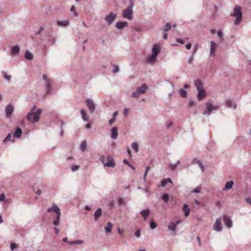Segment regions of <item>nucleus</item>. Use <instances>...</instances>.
Wrapping results in <instances>:
<instances>
[{"instance_id": "nucleus-1", "label": "nucleus", "mask_w": 251, "mask_h": 251, "mask_svg": "<svg viewBox=\"0 0 251 251\" xmlns=\"http://www.w3.org/2000/svg\"><path fill=\"white\" fill-rule=\"evenodd\" d=\"M36 107L35 105L33 106L26 116L27 120L31 123L38 122L39 120V117H40L41 113H42V110L40 108L36 109Z\"/></svg>"}, {"instance_id": "nucleus-2", "label": "nucleus", "mask_w": 251, "mask_h": 251, "mask_svg": "<svg viewBox=\"0 0 251 251\" xmlns=\"http://www.w3.org/2000/svg\"><path fill=\"white\" fill-rule=\"evenodd\" d=\"M195 85L198 90V100L200 101L204 99L206 97L205 91L203 88L202 82L200 80H196L195 81Z\"/></svg>"}, {"instance_id": "nucleus-3", "label": "nucleus", "mask_w": 251, "mask_h": 251, "mask_svg": "<svg viewBox=\"0 0 251 251\" xmlns=\"http://www.w3.org/2000/svg\"><path fill=\"white\" fill-rule=\"evenodd\" d=\"M160 51V46L158 44L153 45V48H152V54L151 55L148 56L147 58V62L151 64H152L155 63V60H156V57L158 53Z\"/></svg>"}, {"instance_id": "nucleus-4", "label": "nucleus", "mask_w": 251, "mask_h": 251, "mask_svg": "<svg viewBox=\"0 0 251 251\" xmlns=\"http://www.w3.org/2000/svg\"><path fill=\"white\" fill-rule=\"evenodd\" d=\"M54 212L56 213V219L53 222V225L55 226L59 225V218H60V211H59V208L55 204H53L51 207L50 208L47 210V212L51 213Z\"/></svg>"}, {"instance_id": "nucleus-5", "label": "nucleus", "mask_w": 251, "mask_h": 251, "mask_svg": "<svg viewBox=\"0 0 251 251\" xmlns=\"http://www.w3.org/2000/svg\"><path fill=\"white\" fill-rule=\"evenodd\" d=\"M218 106L213 105L210 102L205 103V110L203 112V115L209 116L211 112L218 109Z\"/></svg>"}, {"instance_id": "nucleus-6", "label": "nucleus", "mask_w": 251, "mask_h": 251, "mask_svg": "<svg viewBox=\"0 0 251 251\" xmlns=\"http://www.w3.org/2000/svg\"><path fill=\"white\" fill-rule=\"evenodd\" d=\"M133 2L130 1V4L123 11L122 16H131L132 13Z\"/></svg>"}, {"instance_id": "nucleus-7", "label": "nucleus", "mask_w": 251, "mask_h": 251, "mask_svg": "<svg viewBox=\"0 0 251 251\" xmlns=\"http://www.w3.org/2000/svg\"><path fill=\"white\" fill-rule=\"evenodd\" d=\"M85 103L86 106L88 107L89 110H90V112L91 113H93L95 111V104L94 103L92 99H86L85 101Z\"/></svg>"}, {"instance_id": "nucleus-8", "label": "nucleus", "mask_w": 251, "mask_h": 251, "mask_svg": "<svg viewBox=\"0 0 251 251\" xmlns=\"http://www.w3.org/2000/svg\"><path fill=\"white\" fill-rule=\"evenodd\" d=\"M210 55L214 57L215 55L216 50H217V44L213 41L210 43Z\"/></svg>"}, {"instance_id": "nucleus-9", "label": "nucleus", "mask_w": 251, "mask_h": 251, "mask_svg": "<svg viewBox=\"0 0 251 251\" xmlns=\"http://www.w3.org/2000/svg\"><path fill=\"white\" fill-rule=\"evenodd\" d=\"M213 229L216 231L220 232L222 230L221 220L218 218L215 221V225L213 226Z\"/></svg>"}, {"instance_id": "nucleus-10", "label": "nucleus", "mask_w": 251, "mask_h": 251, "mask_svg": "<svg viewBox=\"0 0 251 251\" xmlns=\"http://www.w3.org/2000/svg\"><path fill=\"white\" fill-rule=\"evenodd\" d=\"M104 166L105 167L113 168L115 167V161H114L113 159H112V157L109 156L107 157V162H106V163H104Z\"/></svg>"}, {"instance_id": "nucleus-11", "label": "nucleus", "mask_w": 251, "mask_h": 251, "mask_svg": "<svg viewBox=\"0 0 251 251\" xmlns=\"http://www.w3.org/2000/svg\"><path fill=\"white\" fill-rule=\"evenodd\" d=\"M230 16H242L241 7L239 5H236L234 9V13L231 14Z\"/></svg>"}, {"instance_id": "nucleus-12", "label": "nucleus", "mask_w": 251, "mask_h": 251, "mask_svg": "<svg viewBox=\"0 0 251 251\" xmlns=\"http://www.w3.org/2000/svg\"><path fill=\"white\" fill-rule=\"evenodd\" d=\"M13 111V107L11 105H8L5 108V114H6V117L8 118H10L11 116L12 113Z\"/></svg>"}, {"instance_id": "nucleus-13", "label": "nucleus", "mask_w": 251, "mask_h": 251, "mask_svg": "<svg viewBox=\"0 0 251 251\" xmlns=\"http://www.w3.org/2000/svg\"><path fill=\"white\" fill-rule=\"evenodd\" d=\"M224 222L226 227L229 228L232 226V222L231 219L226 215L224 216Z\"/></svg>"}, {"instance_id": "nucleus-14", "label": "nucleus", "mask_w": 251, "mask_h": 251, "mask_svg": "<svg viewBox=\"0 0 251 251\" xmlns=\"http://www.w3.org/2000/svg\"><path fill=\"white\" fill-rule=\"evenodd\" d=\"M151 211L149 209L141 211L140 214L143 217L144 221H146L148 216L150 215Z\"/></svg>"}, {"instance_id": "nucleus-15", "label": "nucleus", "mask_w": 251, "mask_h": 251, "mask_svg": "<svg viewBox=\"0 0 251 251\" xmlns=\"http://www.w3.org/2000/svg\"><path fill=\"white\" fill-rule=\"evenodd\" d=\"M168 229L170 230H172L173 232V235L176 234V225L173 222H170L168 226Z\"/></svg>"}, {"instance_id": "nucleus-16", "label": "nucleus", "mask_w": 251, "mask_h": 251, "mask_svg": "<svg viewBox=\"0 0 251 251\" xmlns=\"http://www.w3.org/2000/svg\"><path fill=\"white\" fill-rule=\"evenodd\" d=\"M147 89L148 86L146 84H143L142 85V86L138 88V89H136V92H139L140 94H144Z\"/></svg>"}, {"instance_id": "nucleus-17", "label": "nucleus", "mask_w": 251, "mask_h": 251, "mask_svg": "<svg viewBox=\"0 0 251 251\" xmlns=\"http://www.w3.org/2000/svg\"><path fill=\"white\" fill-rule=\"evenodd\" d=\"M111 137L114 139H116L118 137V128L115 126L111 129Z\"/></svg>"}, {"instance_id": "nucleus-18", "label": "nucleus", "mask_w": 251, "mask_h": 251, "mask_svg": "<svg viewBox=\"0 0 251 251\" xmlns=\"http://www.w3.org/2000/svg\"><path fill=\"white\" fill-rule=\"evenodd\" d=\"M182 210H183L184 213H185V216L188 217L190 213V209L188 208V206L187 204H184L183 207H182Z\"/></svg>"}, {"instance_id": "nucleus-19", "label": "nucleus", "mask_w": 251, "mask_h": 251, "mask_svg": "<svg viewBox=\"0 0 251 251\" xmlns=\"http://www.w3.org/2000/svg\"><path fill=\"white\" fill-rule=\"evenodd\" d=\"M43 79L44 80H47V93H49V90L50 88V81L47 79V75H43Z\"/></svg>"}, {"instance_id": "nucleus-20", "label": "nucleus", "mask_w": 251, "mask_h": 251, "mask_svg": "<svg viewBox=\"0 0 251 251\" xmlns=\"http://www.w3.org/2000/svg\"><path fill=\"white\" fill-rule=\"evenodd\" d=\"M126 22H118L116 23V27H117L118 29H120L126 26Z\"/></svg>"}, {"instance_id": "nucleus-21", "label": "nucleus", "mask_w": 251, "mask_h": 251, "mask_svg": "<svg viewBox=\"0 0 251 251\" xmlns=\"http://www.w3.org/2000/svg\"><path fill=\"white\" fill-rule=\"evenodd\" d=\"M101 213H102V210H101L100 208H98V210H96V212H95V214H94L95 220H96V221L98 220V219H99V217L100 216Z\"/></svg>"}, {"instance_id": "nucleus-22", "label": "nucleus", "mask_w": 251, "mask_h": 251, "mask_svg": "<svg viewBox=\"0 0 251 251\" xmlns=\"http://www.w3.org/2000/svg\"><path fill=\"white\" fill-rule=\"evenodd\" d=\"M69 21L67 20L58 21L57 23V25L59 26H66L69 25Z\"/></svg>"}, {"instance_id": "nucleus-23", "label": "nucleus", "mask_w": 251, "mask_h": 251, "mask_svg": "<svg viewBox=\"0 0 251 251\" xmlns=\"http://www.w3.org/2000/svg\"><path fill=\"white\" fill-rule=\"evenodd\" d=\"M22 135V129L20 127H17L16 128L15 132H14V136L15 137L20 138Z\"/></svg>"}, {"instance_id": "nucleus-24", "label": "nucleus", "mask_w": 251, "mask_h": 251, "mask_svg": "<svg viewBox=\"0 0 251 251\" xmlns=\"http://www.w3.org/2000/svg\"><path fill=\"white\" fill-rule=\"evenodd\" d=\"M234 184V182L232 181H228L226 183L225 187L224 190H229L232 188V186Z\"/></svg>"}, {"instance_id": "nucleus-25", "label": "nucleus", "mask_w": 251, "mask_h": 251, "mask_svg": "<svg viewBox=\"0 0 251 251\" xmlns=\"http://www.w3.org/2000/svg\"><path fill=\"white\" fill-rule=\"evenodd\" d=\"M112 224L110 222H108L107 223V226H105L104 229L106 233H109L111 232V230L112 229Z\"/></svg>"}, {"instance_id": "nucleus-26", "label": "nucleus", "mask_w": 251, "mask_h": 251, "mask_svg": "<svg viewBox=\"0 0 251 251\" xmlns=\"http://www.w3.org/2000/svg\"><path fill=\"white\" fill-rule=\"evenodd\" d=\"M25 58L27 60H32L33 59V54H32L31 52L27 50L25 53Z\"/></svg>"}, {"instance_id": "nucleus-27", "label": "nucleus", "mask_w": 251, "mask_h": 251, "mask_svg": "<svg viewBox=\"0 0 251 251\" xmlns=\"http://www.w3.org/2000/svg\"><path fill=\"white\" fill-rule=\"evenodd\" d=\"M80 114H81L82 118H83V120L87 121L89 118H88L86 111L84 109H81L80 110Z\"/></svg>"}, {"instance_id": "nucleus-28", "label": "nucleus", "mask_w": 251, "mask_h": 251, "mask_svg": "<svg viewBox=\"0 0 251 251\" xmlns=\"http://www.w3.org/2000/svg\"><path fill=\"white\" fill-rule=\"evenodd\" d=\"M226 105L228 108H231L233 105L234 109L236 108V105L233 104L231 100H227L226 101Z\"/></svg>"}, {"instance_id": "nucleus-29", "label": "nucleus", "mask_w": 251, "mask_h": 251, "mask_svg": "<svg viewBox=\"0 0 251 251\" xmlns=\"http://www.w3.org/2000/svg\"><path fill=\"white\" fill-rule=\"evenodd\" d=\"M194 163H196L198 164V165H199L200 168H201V171H204V165H203L202 164L199 160H195V161H194Z\"/></svg>"}, {"instance_id": "nucleus-30", "label": "nucleus", "mask_w": 251, "mask_h": 251, "mask_svg": "<svg viewBox=\"0 0 251 251\" xmlns=\"http://www.w3.org/2000/svg\"><path fill=\"white\" fill-rule=\"evenodd\" d=\"M115 17H106L105 18V21H107L109 25L111 24L113 21Z\"/></svg>"}, {"instance_id": "nucleus-31", "label": "nucleus", "mask_w": 251, "mask_h": 251, "mask_svg": "<svg viewBox=\"0 0 251 251\" xmlns=\"http://www.w3.org/2000/svg\"><path fill=\"white\" fill-rule=\"evenodd\" d=\"M19 47L17 46H14L12 48V50H11V53H12L13 54H16L19 52Z\"/></svg>"}, {"instance_id": "nucleus-32", "label": "nucleus", "mask_w": 251, "mask_h": 251, "mask_svg": "<svg viewBox=\"0 0 251 251\" xmlns=\"http://www.w3.org/2000/svg\"><path fill=\"white\" fill-rule=\"evenodd\" d=\"M132 149H133V151H134L135 152H137L138 151V144L136 142L133 143L131 145Z\"/></svg>"}, {"instance_id": "nucleus-33", "label": "nucleus", "mask_w": 251, "mask_h": 251, "mask_svg": "<svg viewBox=\"0 0 251 251\" xmlns=\"http://www.w3.org/2000/svg\"><path fill=\"white\" fill-rule=\"evenodd\" d=\"M171 28V25L169 23H167L165 26L163 27L164 31H167L170 30Z\"/></svg>"}, {"instance_id": "nucleus-34", "label": "nucleus", "mask_w": 251, "mask_h": 251, "mask_svg": "<svg viewBox=\"0 0 251 251\" xmlns=\"http://www.w3.org/2000/svg\"><path fill=\"white\" fill-rule=\"evenodd\" d=\"M179 94H180L181 97L183 98H186L187 97V92L184 89H180V90H179Z\"/></svg>"}, {"instance_id": "nucleus-35", "label": "nucleus", "mask_w": 251, "mask_h": 251, "mask_svg": "<svg viewBox=\"0 0 251 251\" xmlns=\"http://www.w3.org/2000/svg\"><path fill=\"white\" fill-rule=\"evenodd\" d=\"M8 141H11V134L9 133L7 135L6 138L3 140V142L6 143Z\"/></svg>"}, {"instance_id": "nucleus-36", "label": "nucleus", "mask_w": 251, "mask_h": 251, "mask_svg": "<svg viewBox=\"0 0 251 251\" xmlns=\"http://www.w3.org/2000/svg\"><path fill=\"white\" fill-rule=\"evenodd\" d=\"M69 244L70 245H73L75 244H81L83 243V242L81 240H75L72 242H69Z\"/></svg>"}, {"instance_id": "nucleus-37", "label": "nucleus", "mask_w": 251, "mask_h": 251, "mask_svg": "<svg viewBox=\"0 0 251 251\" xmlns=\"http://www.w3.org/2000/svg\"><path fill=\"white\" fill-rule=\"evenodd\" d=\"M2 74H3V77H4V78H5V79H6V80H7L8 81H10V75H7V74H6L5 72H4V71L2 72Z\"/></svg>"}, {"instance_id": "nucleus-38", "label": "nucleus", "mask_w": 251, "mask_h": 251, "mask_svg": "<svg viewBox=\"0 0 251 251\" xmlns=\"http://www.w3.org/2000/svg\"><path fill=\"white\" fill-rule=\"evenodd\" d=\"M162 200L165 201V202L167 203L168 201V200L169 199V197H168V195L167 194H165L162 196Z\"/></svg>"}, {"instance_id": "nucleus-39", "label": "nucleus", "mask_w": 251, "mask_h": 251, "mask_svg": "<svg viewBox=\"0 0 251 251\" xmlns=\"http://www.w3.org/2000/svg\"><path fill=\"white\" fill-rule=\"evenodd\" d=\"M86 142H82L81 144H80V150H81L82 151H85V150H86Z\"/></svg>"}, {"instance_id": "nucleus-40", "label": "nucleus", "mask_w": 251, "mask_h": 251, "mask_svg": "<svg viewBox=\"0 0 251 251\" xmlns=\"http://www.w3.org/2000/svg\"><path fill=\"white\" fill-rule=\"evenodd\" d=\"M242 17H236V19L235 21V25H238V24L241 22Z\"/></svg>"}, {"instance_id": "nucleus-41", "label": "nucleus", "mask_w": 251, "mask_h": 251, "mask_svg": "<svg viewBox=\"0 0 251 251\" xmlns=\"http://www.w3.org/2000/svg\"><path fill=\"white\" fill-rule=\"evenodd\" d=\"M150 227L151 229H155L156 227V224L154 222L152 221L151 222Z\"/></svg>"}, {"instance_id": "nucleus-42", "label": "nucleus", "mask_w": 251, "mask_h": 251, "mask_svg": "<svg viewBox=\"0 0 251 251\" xmlns=\"http://www.w3.org/2000/svg\"><path fill=\"white\" fill-rule=\"evenodd\" d=\"M194 52L192 53V55H191L190 57H189V59H188V63L189 64H191L193 62V60H194Z\"/></svg>"}, {"instance_id": "nucleus-43", "label": "nucleus", "mask_w": 251, "mask_h": 251, "mask_svg": "<svg viewBox=\"0 0 251 251\" xmlns=\"http://www.w3.org/2000/svg\"><path fill=\"white\" fill-rule=\"evenodd\" d=\"M149 171H150V167L147 166V167L145 168V174H144V180H145L146 176H147V174H148Z\"/></svg>"}, {"instance_id": "nucleus-44", "label": "nucleus", "mask_w": 251, "mask_h": 251, "mask_svg": "<svg viewBox=\"0 0 251 251\" xmlns=\"http://www.w3.org/2000/svg\"><path fill=\"white\" fill-rule=\"evenodd\" d=\"M113 73H117L118 72V70H119L118 69V66L116 65H113Z\"/></svg>"}, {"instance_id": "nucleus-45", "label": "nucleus", "mask_w": 251, "mask_h": 251, "mask_svg": "<svg viewBox=\"0 0 251 251\" xmlns=\"http://www.w3.org/2000/svg\"><path fill=\"white\" fill-rule=\"evenodd\" d=\"M140 94H141L140 93L135 92L133 93V95H132V96H133V97L134 98H137L139 96Z\"/></svg>"}, {"instance_id": "nucleus-46", "label": "nucleus", "mask_w": 251, "mask_h": 251, "mask_svg": "<svg viewBox=\"0 0 251 251\" xmlns=\"http://www.w3.org/2000/svg\"><path fill=\"white\" fill-rule=\"evenodd\" d=\"M75 6H74V5H73V6L71 7V8L70 10H71V12H74L75 16H77V12H76L75 11Z\"/></svg>"}, {"instance_id": "nucleus-47", "label": "nucleus", "mask_w": 251, "mask_h": 251, "mask_svg": "<svg viewBox=\"0 0 251 251\" xmlns=\"http://www.w3.org/2000/svg\"><path fill=\"white\" fill-rule=\"evenodd\" d=\"M167 184V180L165 179H163L162 180V182H161V186L162 187H165L166 185Z\"/></svg>"}, {"instance_id": "nucleus-48", "label": "nucleus", "mask_w": 251, "mask_h": 251, "mask_svg": "<svg viewBox=\"0 0 251 251\" xmlns=\"http://www.w3.org/2000/svg\"><path fill=\"white\" fill-rule=\"evenodd\" d=\"M140 235H141V233L140 232V229H137L136 232H135V236H136V237L137 238H139Z\"/></svg>"}, {"instance_id": "nucleus-49", "label": "nucleus", "mask_w": 251, "mask_h": 251, "mask_svg": "<svg viewBox=\"0 0 251 251\" xmlns=\"http://www.w3.org/2000/svg\"><path fill=\"white\" fill-rule=\"evenodd\" d=\"M5 199V196L3 194L0 195V201H3Z\"/></svg>"}, {"instance_id": "nucleus-50", "label": "nucleus", "mask_w": 251, "mask_h": 251, "mask_svg": "<svg viewBox=\"0 0 251 251\" xmlns=\"http://www.w3.org/2000/svg\"><path fill=\"white\" fill-rule=\"evenodd\" d=\"M78 169H79V166L76 165V166L73 167V168H72V171H75L77 170Z\"/></svg>"}, {"instance_id": "nucleus-51", "label": "nucleus", "mask_w": 251, "mask_h": 251, "mask_svg": "<svg viewBox=\"0 0 251 251\" xmlns=\"http://www.w3.org/2000/svg\"><path fill=\"white\" fill-rule=\"evenodd\" d=\"M191 48V43H188L187 44H186V45H185V48H186V49H187L188 50H190Z\"/></svg>"}, {"instance_id": "nucleus-52", "label": "nucleus", "mask_w": 251, "mask_h": 251, "mask_svg": "<svg viewBox=\"0 0 251 251\" xmlns=\"http://www.w3.org/2000/svg\"><path fill=\"white\" fill-rule=\"evenodd\" d=\"M192 192H195V193H200V187H198L196 188V189H195V190L192 191Z\"/></svg>"}, {"instance_id": "nucleus-53", "label": "nucleus", "mask_w": 251, "mask_h": 251, "mask_svg": "<svg viewBox=\"0 0 251 251\" xmlns=\"http://www.w3.org/2000/svg\"><path fill=\"white\" fill-rule=\"evenodd\" d=\"M15 248H16V245L14 243L11 244V250H14Z\"/></svg>"}, {"instance_id": "nucleus-54", "label": "nucleus", "mask_w": 251, "mask_h": 251, "mask_svg": "<svg viewBox=\"0 0 251 251\" xmlns=\"http://www.w3.org/2000/svg\"><path fill=\"white\" fill-rule=\"evenodd\" d=\"M176 42H177V43H180V44H184V41L182 40V39H181L180 38L176 39Z\"/></svg>"}, {"instance_id": "nucleus-55", "label": "nucleus", "mask_w": 251, "mask_h": 251, "mask_svg": "<svg viewBox=\"0 0 251 251\" xmlns=\"http://www.w3.org/2000/svg\"><path fill=\"white\" fill-rule=\"evenodd\" d=\"M246 202L251 205V199L250 198H246Z\"/></svg>"}, {"instance_id": "nucleus-56", "label": "nucleus", "mask_w": 251, "mask_h": 251, "mask_svg": "<svg viewBox=\"0 0 251 251\" xmlns=\"http://www.w3.org/2000/svg\"><path fill=\"white\" fill-rule=\"evenodd\" d=\"M119 204H124V200L122 198H119Z\"/></svg>"}, {"instance_id": "nucleus-57", "label": "nucleus", "mask_w": 251, "mask_h": 251, "mask_svg": "<svg viewBox=\"0 0 251 251\" xmlns=\"http://www.w3.org/2000/svg\"><path fill=\"white\" fill-rule=\"evenodd\" d=\"M129 113V109L128 108H126L125 110H124V114L126 115L127 114Z\"/></svg>"}, {"instance_id": "nucleus-58", "label": "nucleus", "mask_w": 251, "mask_h": 251, "mask_svg": "<svg viewBox=\"0 0 251 251\" xmlns=\"http://www.w3.org/2000/svg\"><path fill=\"white\" fill-rule=\"evenodd\" d=\"M223 36V33H222V31L221 30H219L218 31V36L219 38H222V36Z\"/></svg>"}, {"instance_id": "nucleus-59", "label": "nucleus", "mask_w": 251, "mask_h": 251, "mask_svg": "<svg viewBox=\"0 0 251 251\" xmlns=\"http://www.w3.org/2000/svg\"><path fill=\"white\" fill-rule=\"evenodd\" d=\"M115 121V118H113L112 119L109 120V123H110V125L113 124Z\"/></svg>"}, {"instance_id": "nucleus-60", "label": "nucleus", "mask_w": 251, "mask_h": 251, "mask_svg": "<svg viewBox=\"0 0 251 251\" xmlns=\"http://www.w3.org/2000/svg\"><path fill=\"white\" fill-rule=\"evenodd\" d=\"M123 163H124V164H125L127 166H129V165H131L129 163V162L128 161H127L126 159H124Z\"/></svg>"}, {"instance_id": "nucleus-61", "label": "nucleus", "mask_w": 251, "mask_h": 251, "mask_svg": "<svg viewBox=\"0 0 251 251\" xmlns=\"http://www.w3.org/2000/svg\"><path fill=\"white\" fill-rule=\"evenodd\" d=\"M188 105H189V106H193L194 105V102L193 101H189V102H188Z\"/></svg>"}, {"instance_id": "nucleus-62", "label": "nucleus", "mask_w": 251, "mask_h": 251, "mask_svg": "<svg viewBox=\"0 0 251 251\" xmlns=\"http://www.w3.org/2000/svg\"><path fill=\"white\" fill-rule=\"evenodd\" d=\"M118 232H119V234H122L124 232V230L118 228Z\"/></svg>"}, {"instance_id": "nucleus-63", "label": "nucleus", "mask_w": 251, "mask_h": 251, "mask_svg": "<svg viewBox=\"0 0 251 251\" xmlns=\"http://www.w3.org/2000/svg\"><path fill=\"white\" fill-rule=\"evenodd\" d=\"M210 32H211L212 34H215L216 33V30L215 29H212L210 30Z\"/></svg>"}, {"instance_id": "nucleus-64", "label": "nucleus", "mask_w": 251, "mask_h": 251, "mask_svg": "<svg viewBox=\"0 0 251 251\" xmlns=\"http://www.w3.org/2000/svg\"><path fill=\"white\" fill-rule=\"evenodd\" d=\"M167 34L166 33H164L163 34V39H167Z\"/></svg>"}]
</instances>
